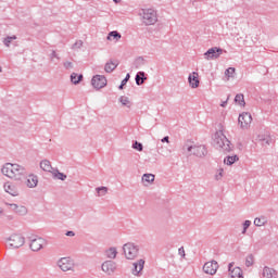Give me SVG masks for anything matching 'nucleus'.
<instances>
[{
    "label": "nucleus",
    "instance_id": "nucleus-1",
    "mask_svg": "<svg viewBox=\"0 0 278 278\" xmlns=\"http://www.w3.org/2000/svg\"><path fill=\"white\" fill-rule=\"evenodd\" d=\"M2 175L9 177L10 179H14L15 181H21L27 177V168L20 164L7 163L3 165Z\"/></svg>",
    "mask_w": 278,
    "mask_h": 278
},
{
    "label": "nucleus",
    "instance_id": "nucleus-2",
    "mask_svg": "<svg viewBox=\"0 0 278 278\" xmlns=\"http://www.w3.org/2000/svg\"><path fill=\"white\" fill-rule=\"evenodd\" d=\"M182 151L188 155H194L195 157H205L207 155V148L205 146L194 144V141L187 140L182 147Z\"/></svg>",
    "mask_w": 278,
    "mask_h": 278
},
{
    "label": "nucleus",
    "instance_id": "nucleus-3",
    "mask_svg": "<svg viewBox=\"0 0 278 278\" xmlns=\"http://www.w3.org/2000/svg\"><path fill=\"white\" fill-rule=\"evenodd\" d=\"M138 16H140L141 22L147 27L157 23V11L155 9H140Z\"/></svg>",
    "mask_w": 278,
    "mask_h": 278
},
{
    "label": "nucleus",
    "instance_id": "nucleus-4",
    "mask_svg": "<svg viewBox=\"0 0 278 278\" xmlns=\"http://www.w3.org/2000/svg\"><path fill=\"white\" fill-rule=\"evenodd\" d=\"M214 144L216 149H223L225 153H229L232 149L231 141L227 139L223 130H218L214 135Z\"/></svg>",
    "mask_w": 278,
    "mask_h": 278
},
{
    "label": "nucleus",
    "instance_id": "nucleus-5",
    "mask_svg": "<svg viewBox=\"0 0 278 278\" xmlns=\"http://www.w3.org/2000/svg\"><path fill=\"white\" fill-rule=\"evenodd\" d=\"M123 251L126 260H136L140 252V247L135 243L128 242L123 245Z\"/></svg>",
    "mask_w": 278,
    "mask_h": 278
},
{
    "label": "nucleus",
    "instance_id": "nucleus-6",
    "mask_svg": "<svg viewBox=\"0 0 278 278\" xmlns=\"http://www.w3.org/2000/svg\"><path fill=\"white\" fill-rule=\"evenodd\" d=\"M10 249H21L25 244V237L21 235H12L8 238Z\"/></svg>",
    "mask_w": 278,
    "mask_h": 278
},
{
    "label": "nucleus",
    "instance_id": "nucleus-7",
    "mask_svg": "<svg viewBox=\"0 0 278 278\" xmlns=\"http://www.w3.org/2000/svg\"><path fill=\"white\" fill-rule=\"evenodd\" d=\"M238 122L241 129H249L251 123H253V117L251 116V113L244 112L239 115Z\"/></svg>",
    "mask_w": 278,
    "mask_h": 278
},
{
    "label": "nucleus",
    "instance_id": "nucleus-8",
    "mask_svg": "<svg viewBox=\"0 0 278 278\" xmlns=\"http://www.w3.org/2000/svg\"><path fill=\"white\" fill-rule=\"evenodd\" d=\"M91 85L96 90H101V88H105L108 86V78L103 75H96L91 79Z\"/></svg>",
    "mask_w": 278,
    "mask_h": 278
},
{
    "label": "nucleus",
    "instance_id": "nucleus-9",
    "mask_svg": "<svg viewBox=\"0 0 278 278\" xmlns=\"http://www.w3.org/2000/svg\"><path fill=\"white\" fill-rule=\"evenodd\" d=\"M118 265L114 261H104L101 265V270L104 271L105 275L112 276L116 273V268Z\"/></svg>",
    "mask_w": 278,
    "mask_h": 278
},
{
    "label": "nucleus",
    "instance_id": "nucleus-10",
    "mask_svg": "<svg viewBox=\"0 0 278 278\" xmlns=\"http://www.w3.org/2000/svg\"><path fill=\"white\" fill-rule=\"evenodd\" d=\"M223 55V49L218 47L210 48L205 53L204 58L206 60H218Z\"/></svg>",
    "mask_w": 278,
    "mask_h": 278
},
{
    "label": "nucleus",
    "instance_id": "nucleus-11",
    "mask_svg": "<svg viewBox=\"0 0 278 278\" xmlns=\"http://www.w3.org/2000/svg\"><path fill=\"white\" fill-rule=\"evenodd\" d=\"M45 244H47V240H45L43 238H40V237L33 238V239L30 238L29 247L34 252H38L42 250Z\"/></svg>",
    "mask_w": 278,
    "mask_h": 278
},
{
    "label": "nucleus",
    "instance_id": "nucleus-12",
    "mask_svg": "<svg viewBox=\"0 0 278 278\" xmlns=\"http://www.w3.org/2000/svg\"><path fill=\"white\" fill-rule=\"evenodd\" d=\"M59 268L63 270V273H68V270H73L75 268V265L73 264V261L68 257H63L58 262Z\"/></svg>",
    "mask_w": 278,
    "mask_h": 278
},
{
    "label": "nucleus",
    "instance_id": "nucleus-13",
    "mask_svg": "<svg viewBox=\"0 0 278 278\" xmlns=\"http://www.w3.org/2000/svg\"><path fill=\"white\" fill-rule=\"evenodd\" d=\"M203 270L206 275H216V270H218V262L212 261L205 263L203 266Z\"/></svg>",
    "mask_w": 278,
    "mask_h": 278
},
{
    "label": "nucleus",
    "instance_id": "nucleus-14",
    "mask_svg": "<svg viewBox=\"0 0 278 278\" xmlns=\"http://www.w3.org/2000/svg\"><path fill=\"white\" fill-rule=\"evenodd\" d=\"M228 270L230 278H244L242 276V269L240 267H233V263H229Z\"/></svg>",
    "mask_w": 278,
    "mask_h": 278
},
{
    "label": "nucleus",
    "instance_id": "nucleus-15",
    "mask_svg": "<svg viewBox=\"0 0 278 278\" xmlns=\"http://www.w3.org/2000/svg\"><path fill=\"white\" fill-rule=\"evenodd\" d=\"M257 141L262 144V147H270V144H273V137H270L268 134L258 135Z\"/></svg>",
    "mask_w": 278,
    "mask_h": 278
},
{
    "label": "nucleus",
    "instance_id": "nucleus-16",
    "mask_svg": "<svg viewBox=\"0 0 278 278\" xmlns=\"http://www.w3.org/2000/svg\"><path fill=\"white\" fill-rule=\"evenodd\" d=\"M132 266V275H135V277H139L140 273H142L144 269V260H139L138 262L134 263Z\"/></svg>",
    "mask_w": 278,
    "mask_h": 278
},
{
    "label": "nucleus",
    "instance_id": "nucleus-17",
    "mask_svg": "<svg viewBox=\"0 0 278 278\" xmlns=\"http://www.w3.org/2000/svg\"><path fill=\"white\" fill-rule=\"evenodd\" d=\"M189 86L190 88H199V73L193 72L192 74L189 75L188 77Z\"/></svg>",
    "mask_w": 278,
    "mask_h": 278
},
{
    "label": "nucleus",
    "instance_id": "nucleus-18",
    "mask_svg": "<svg viewBox=\"0 0 278 278\" xmlns=\"http://www.w3.org/2000/svg\"><path fill=\"white\" fill-rule=\"evenodd\" d=\"M104 255L109 261L116 260L118 250L115 247H111L104 251Z\"/></svg>",
    "mask_w": 278,
    "mask_h": 278
},
{
    "label": "nucleus",
    "instance_id": "nucleus-19",
    "mask_svg": "<svg viewBox=\"0 0 278 278\" xmlns=\"http://www.w3.org/2000/svg\"><path fill=\"white\" fill-rule=\"evenodd\" d=\"M262 277L264 278H277V270L274 268H270L268 266H265L262 271Z\"/></svg>",
    "mask_w": 278,
    "mask_h": 278
},
{
    "label": "nucleus",
    "instance_id": "nucleus-20",
    "mask_svg": "<svg viewBox=\"0 0 278 278\" xmlns=\"http://www.w3.org/2000/svg\"><path fill=\"white\" fill-rule=\"evenodd\" d=\"M40 169L45 170L46 173H53L55 169H53V166H51V161L49 160H42L40 162Z\"/></svg>",
    "mask_w": 278,
    "mask_h": 278
},
{
    "label": "nucleus",
    "instance_id": "nucleus-21",
    "mask_svg": "<svg viewBox=\"0 0 278 278\" xmlns=\"http://www.w3.org/2000/svg\"><path fill=\"white\" fill-rule=\"evenodd\" d=\"M4 190L9 194H11V197H18V189L16 188V186H14L12 184H5Z\"/></svg>",
    "mask_w": 278,
    "mask_h": 278
},
{
    "label": "nucleus",
    "instance_id": "nucleus-22",
    "mask_svg": "<svg viewBox=\"0 0 278 278\" xmlns=\"http://www.w3.org/2000/svg\"><path fill=\"white\" fill-rule=\"evenodd\" d=\"M141 181L143 186H151L155 181V175L153 174H143Z\"/></svg>",
    "mask_w": 278,
    "mask_h": 278
},
{
    "label": "nucleus",
    "instance_id": "nucleus-23",
    "mask_svg": "<svg viewBox=\"0 0 278 278\" xmlns=\"http://www.w3.org/2000/svg\"><path fill=\"white\" fill-rule=\"evenodd\" d=\"M27 188H36L38 186V176L29 175L26 180Z\"/></svg>",
    "mask_w": 278,
    "mask_h": 278
},
{
    "label": "nucleus",
    "instance_id": "nucleus-24",
    "mask_svg": "<svg viewBox=\"0 0 278 278\" xmlns=\"http://www.w3.org/2000/svg\"><path fill=\"white\" fill-rule=\"evenodd\" d=\"M118 67V62L110 61L105 63L104 71L105 73H113Z\"/></svg>",
    "mask_w": 278,
    "mask_h": 278
},
{
    "label": "nucleus",
    "instance_id": "nucleus-25",
    "mask_svg": "<svg viewBox=\"0 0 278 278\" xmlns=\"http://www.w3.org/2000/svg\"><path fill=\"white\" fill-rule=\"evenodd\" d=\"M135 81H136L137 86H142V84H144V81H147V74L144 72H138L135 77Z\"/></svg>",
    "mask_w": 278,
    "mask_h": 278
},
{
    "label": "nucleus",
    "instance_id": "nucleus-26",
    "mask_svg": "<svg viewBox=\"0 0 278 278\" xmlns=\"http://www.w3.org/2000/svg\"><path fill=\"white\" fill-rule=\"evenodd\" d=\"M238 160H240V157H238V155L226 156L224 159V164H226L227 166H232V164H236V162H238Z\"/></svg>",
    "mask_w": 278,
    "mask_h": 278
},
{
    "label": "nucleus",
    "instance_id": "nucleus-27",
    "mask_svg": "<svg viewBox=\"0 0 278 278\" xmlns=\"http://www.w3.org/2000/svg\"><path fill=\"white\" fill-rule=\"evenodd\" d=\"M83 79H84V75H81V74H79V75L77 73L71 74V81L75 86H77V84H79Z\"/></svg>",
    "mask_w": 278,
    "mask_h": 278
},
{
    "label": "nucleus",
    "instance_id": "nucleus-28",
    "mask_svg": "<svg viewBox=\"0 0 278 278\" xmlns=\"http://www.w3.org/2000/svg\"><path fill=\"white\" fill-rule=\"evenodd\" d=\"M236 75V67H229L225 71V77L226 81H229V79L233 78Z\"/></svg>",
    "mask_w": 278,
    "mask_h": 278
},
{
    "label": "nucleus",
    "instance_id": "nucleus-29",
    "mask_svg": "<svg viewBox=\"0 0 278 278\" xmlns=\"http://www.w3.org/2000/svg\"><path fill=\"white\" fill-rule=\"evenodd\" d=\"M52 175H53V177H55V179H60L61 181H66L67 176L58 169H54L52 172Z\"/></svg>",
    "mask_w": 278,
    "mask_h": 278
},
{
    "label": "nucleus",
    "instance_id": "nucleus-30",
    "mask_svg": "<svg viewBox=\"0 0 278 278\" xmlns=\"http://www.w3.org/2000/svg\"><path fill=\"white\" fill-rule=\"evenodd\" d=\"M122 36H121V33L116 31V30H113L111 33H109L108 37H106V40H121Z\"/></svg>",
    "mask_w": 278,
    "mask_h": 278
},
{
    "label": "nucleus",
    "instance_id": "nucleus-31",
    "mask_svg": "<svg viewBox=\"0 0 278 278\" xmlns=\"http://www.w3.org/2000/svg\"><path fill=\"white\" fill-rule=\"evenodd\" d=\"M119 103H122L124 108H131V101L125 96L119 97Z\"/></svg>",
    "mask_w": 278,
    "mask_h": 278
},
{
    "label": "nucleus",
    "instance_id": "nucleus-32",
    "mask_svg": "<svg viewBox=\"0 0 278 278\" xmlns=\"http://www.w3.org/2000/svg\"><path fill=\"white\" fill-rule=\"evenodd\" d=\"M235 103H238L239 105H247V102H244V94L242 93H238L236 97H235Z\"/></svg>",
    "mask_w": 278,
    "mask_h": 278
},
{
    "label": "nucleus",
    "instance_id": "nucleus-33",
    "mask_svg": "<svg viewBox=\"0 0 278 278\" xmlns=\"http://www.w3.org/2000/svg\"><path fill=\"white\" fill-rule=\"evenodd\" d=\"M134 66H135V68H140V67L144 66V58H142V56L137 58L134 62Z\"/></svg>",
    "mask_w": 278,
    "mask_h": 278
},
{
    "label": "nucleus",
    "instance_id": "nucleus-34",
    "mask_svg": "<svg viewBox=\"0 0 278 278\" xmlns=\"http://www.w3.org/2000/svg\"><path fill=\"white\" fill-rule=\"evenodd\" d=\"M98 197H105L108 194V187H98L96 188Z\"/></svg>",
    "mask_w": 278,
    "mask_h": 278
},
{
    "label": "nucleus",
    "instance_id": "nucleus-35",
    "mask_svg": "<svg viewBox=\"0 0 278 278\" xmlns=\"http://www.w3.org/2000/svg\"><path fill=\"white\" fill-rule=\"evenodd\" d=\"M15 213L18 214L20 216H25V214H27V207L23 205H17Z\"/></svg>",
    "mask_w": 278,
    "mask_h": 278
},
{
    "label": "nucleus",
    "instance_id": "nucleus-36",
    "mask_svg": "<svg viewBox=\"0 0 278 278\" xmlns=\"http://www.w3.org/2000/svg\"><path fill=\"white\" fill-rule=\"evenodd\" d=\"M12 40H16V36L15 35L9 36V37L4 38L3 45L5 47H10V45L12 43Z\"/></svg>",
    "mask_w": 278,
    "mask_h": 278
},
{
    "label": "nucleus",
    "instance_id": "nucleus-37",
    "mask_svg": "<svg viewBox=\"0 0 278 278\" xmlns=\"http://www.w3.org/2000/svg\"><path fill=\"white\" fill-rule=\"evenodd\" d=\"M253 264H254V257H253V254H250L245 258V266L249 268L253 266Z\"/></svg>",
    "mask_w": 278,
    "mask_h": 278
},
{
    "label": "nucleus",
    "instance_id": "nucleus-38",
    "mask_svg": "<svg viewBox=\"0 0 278 278\" xmlns=\"http://www.w3.org/2000/svg\"><path fill=\"white\" fill-rule=\"evenodd\" d=\"M132 149H135L136 151H143L144 147L142 146L141 142L135 141L132 143Z\"/></svg>",
    "mask_w": 278,
    "mask_h": 278
},
{
    "label": "nucleus",
    "instance_id": "nucleus-39",
    "mask_svg": "<svg viewBox=\"0 0 278 278\" xmlns=\"http://www.w3.org/2000/svg\"><path fill=\"white\" fill-rule=\"evenodd\" d=\"M265 224H266V222L264 219H262V218L256 217L254 219L255 227H263V225H265Z\"/></svg>",
    "mask_w": 278,
    "mask_h": 278
},
{
    "label": "nucleus",
    "instance_id": "nucleus-40",
    "mask_svg": "<svg viewBox=\"0 0 278 278\" xmlns=\"http://www.w3.org/2000/svg\"><path fill=\"white\" fill-rule=\"evenodd\" d=\"M223 173H225V169L219 168L215 175L216 181H220L223 179Z\"/></svg>",
    "mask_w": 278,
    "mask_h": 278
},
{
    "label": "nucleus",
    "instance_id": "nucleus-41",
    "mask_svg": "<svg viewBox=\"0 0 278 278\" xmlns=\"http://www.w3.org/2000/svg\"><path fill=\"white\" fill-rule=\"evenodd\" d=\"M84 47V41L78 40L73 46L72 49H81Z\"/></svg>",
    "mask_w": 278,
    "mask_h": 278
},
{
    "label": "nucleus",
    "instance_id": "nucleus-42",
    "mask_svg": "<svg viewBox=\"0 0 278 278\" xmlns=\"http://www.w3.org/2000/svg\"><path fill=\"white\" fill-rule=\"evenodd\" d=\"M251 227V220H245L244 223H243V230H242V233L244 235V233H247V229H249Z\"/></svg>",
    "mask_w": 278,
    "mask_h": 278
},
{
    "label": "nucleus",
    "instance_id": "nucleus-43",
    "mask_svg": "<svg viewBox=\"0 0 278 278\" xmlns=\"http://www.w3.org/2000/svg\"><path fill=\"white\" fill-rule=\"evenodd\" d=\"M55 58V60H60V55L53 50L50 54V60L51 62H53V59Z\"/></svg>",
    "mask_w": 278,
    "mask_h": 278
},
{
    "label": "nucleus",
    "instance_id": "nucleus-44",
    "mask_svg": "<svg viewBox=\"0 0 278 278\" xmlns=\"http://www.w3.org/2000/svg\"><path fill=\"white\" fill-rule=\"evenodd\" d=\"M178 255H180V257H186V250L184 249V247H180L178 249Z\"/></svg>",
    "mask_w": 278,
    "mask_h": 278
},
{
    "label": "nucleus",
    "instance_id": "nucleus-45",
    "mask_svg": "<svg viewBox=\"0 0 278 278\" xmlns=\"http://www.w3.org/2000/svg\"><path fill=\"white\" fill-rule=\"evenodd\" d=\"M131 75L127 74L126 77L122 80V86H127V81H129Z\"/></svg>",
    "mask_w": 278,
    "mask_h": 278
},
{
    "label": "nucleus",
    "instance_id": "nucleus-46",
    "mask_svg": "<svg viewBox=\"0 0 278 278\" xmlns=\"http://www.w3.org/2000/svg\"><path fill=\"white\" fill-rule=\"evenodd\" d=\"M64 68L68 70V68H73V62L66 61L65 63H63Z\"/></svg>",
    "mask_w": 278,
    "mask_h": 278
},
{
    "label": "nucleus",
    "instance_id": "nucleus-47",
    "mask_svg": "<svg viewBox=\"0 0 278 278\" xmlns=\"http://www.w3.org/2000/svg\"><path fill=\"white\" fill-rule=\"evenodd\" d=\"M65 236H68L70 238H74L75 231L68 230V231L65 233Z\"/></svg>",
    "mask_w": 278,
    "mask_h": 278
},
{
    "label": "nucleus",
    "instance_id": "nucleus-48",
    "mask_svg": "<svg viewBox=\"0 0 278 278\" xmlns=\"http://www.w3.org/2000/svg\"><path fill=\"white\" fill-rule=\"evenodd\" d=\"M11 210H13V212H16V210L18 208V204H10Z\"/></svg>",
    "mask_w": 278,
    "mask_h": 278
},
{
    "label": "nucleus",
    "instance_id": "nucleus-49",
    "mask_svg": "<svg viewBox=\"0 0 278 278\" xmlns=\"http://www.w3.org/2000/svg\"><path fill=\"white\" fill-rule=\"evenodd\" d=\"M227 101H229V96H228L226 101L222 102L220 106L222 108H227Z\"/></svg>",
    "mask_w": 278,
    "mask_h": 278
},
{
    "label": "nucleus",
    "instance_id": "nucleus-50",
    "mask_svg": "<svg viewBox=\"0 0 278 278\" xmlns=\"http://www.w3.org/2000/svg\"><path fill=\"white\" fill-rule=\"evenodd\" d=\"M161 142H167V143L170 142L168 136L164 137V138L161 140Z\"/></svg>",
    "mask_w": 278,
    "mask_h": 278
},
{
    "label": "nucleus",
    "instance_id": "nucleus-51",
    "mask_svg": "<svg viewBox=\"0 0 278 278\" xmlns=\"http://www.w3.org/2000/svg\"><path fill=\"white\" fill-rule=\"evenodd\" d=\"M124 86H125V85H123V83H121L118 89H119V90H123V87H124Z\"/></svg>",
    "mask_w": 278,
    "mask_h": 278
},
{
    "label": "nucleus",
    "instance_id": "nucleus-52",
    "mask_svg": "<svg viewBox=\"0 0 278 278\" xmlns=\"http://www.w3.org/2000/svg\"><path fill=\"white\" fill-rule=\"evenodd\" d=\"M3 214V208L0 207V216Z\"/></svg>",
    "mask_w": 278,
    "mask_h": 278
},
{
    "label": "nucleus",
    "instance_id": "nucleus-53",
    "mask_svg": "<svg viewBox=\"0 0 278 278\" xmlns=\"http://www.w3.org/2000/svg\"><path fill=\"white\" fill-rule=\"evenodd\" d=\"M114 3H121V0H113Z\"/></svg>",
    "mask_w": 278,
    "mask_h": 278
},
{
    "label": "nucleus",
    "instance_id": "nucleus-54",
    "mask_svg": "<svg viewBox=\"0 0 278 278\" xmlns=\"http://www.w3.org/2000/svg\"><path fill=\"white\" fill-rule=\"evenodd\" d=\"M3 72V68L0 66V73H2Z\"/></svg>",
    "mask_w": 278,
    "mask_h": 278
}]
</instances>
